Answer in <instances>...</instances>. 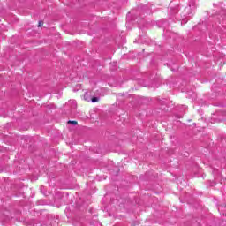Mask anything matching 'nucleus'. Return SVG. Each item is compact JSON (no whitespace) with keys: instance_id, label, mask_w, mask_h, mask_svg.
<instances>
[{"instance_id":"obj_5","label":"nucleus","mask_w":226,"mask_h":226,"mask_svg":"<svg viewBox=\"0 0 226 226\" xmlns=\"http://www.w3.org/2000/svg\"><path fill=\"white\" fill-rule=\"evenodd\" d=\"M41 26H43V21H39L38 27H41Z\"/></svg>"},{"instance_id":"obj_1","label":"nucleus","mask_w":226,"mask_h":226,"mask_svg":"<svg viewBox=\"0 0 226 226\" xmlns=\"http://www.w3.org/2000/svg\"><path fill=\"white\" fill-rule=\"evenodd\" d=\"M167 23H165L163 20H160V21H157L156 22V26L157 27H165V25H166Z\"/></svg>"},{"instance_id":"obj_2","label":"nucleus","mask_w":226,"mask_h":226,"mask_svg":"<svg viewBox=\"0 0 226 226\" xmlns=\"http://www.w3.org/2000/svg\"><path fill=\"white\" fill-rule=\"evenodd\" d=\"M87 96H89V94L86 93L84 95V100H86L87 102L89 101V99H87Z\"/></svg>"},{"instance_id":"obj_6","label":"nucleus","mask_w":226,"mask_h":226,"mask_svg":"<svg viewBox=\"0 0 226 226\" xmlns=\"http://www.w3.org/2000/svg\"><path fill=\"white\" fill-rule=\"evenodd\" d=\"M173 4H174V2H170V8H172Z\"/></svg>"},{"instance_id":"obj_4","label":"nucleus","mask_w":226,"mask_h":226,"mask_svg":"<svg viewBox=\"0 0 226 226\" xmlns=\"http://www.w3.org/2000/svg\"><path fill=\"white\" fill-rule=\"evenodd\" d=\"M68 123L71 124L77 125V121H69Z\"/></svg>"},{"instance_id":"obj_7","label":"nucleus","mask_w":226,"mask_h":226,"mask_svg":"<svg viewBox=\"0 0 226 226\" xmlns=\"http://www.w3.org/2000/svg\"><path fill=\"white\" fill-rule=\"evenodd\" d=\"M192 6L189 5L188 7L185 8V10H190Z\"/></svg>"},{"instance_id":"obj_3","label":"nucleus","mask_w":226,"mask_h":226,"mask_svg":"<svg viewBox=\"0 0 226 226\" xmlns=\"http://www.w3.org/2000/svg\"><path fill=\"white\" fill-rule=\"evenodd\" d=\"M96 102H98V98L97 97H94L92 99V103H96Z\"/></svg>"},{"instance_id":"obj_8","label":"nucleus","mask_w":226,"mask_h":226,"mask_svg":"<svg viewBox=\"0 0 226 226\" xmlns=\"http://www.w3.org/2000/svg\"><path fill=\"white\" fill-rule=\"evenodd\" d=\"M175 9L177 11V7H175Z\"/></svg>"}]
</instances>
